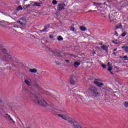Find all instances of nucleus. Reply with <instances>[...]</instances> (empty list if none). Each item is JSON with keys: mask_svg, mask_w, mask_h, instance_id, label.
<instances>
[{"mask_svg": "<svg viewBox=\"0 0 128 128\" xmlns=\"http://www.w3.org/2000/svg\"><path fill=\"white\" fill-rule=\"evenodd\" d=\"M26 92L29 94L30 98H32L35 102H36L38 104H40V106H48V104L40 96L38 95L36 96V94H32V92H30L28 90H26Z\"/></svg>", "mask_w": 128, "mask_h": 128, "instance_id": "nucleus-1", "label": "nucleus"}, {"mask_svg": "<svg viewBox=\"0 0 128 128\" xmlns=\"http://www.w3.org/2000/svg\"><path fill=\"white\" fill-rule=\"evenodd\" d=\"M0 58L3 62H12L13 60L12 56L8 54L6 49L0 47Z\"/></svg>", "mask_w": 128, "mask_h": 128, "instance_id": "nucleus-2", "label": "nucleus"}, {"mask_svg": "<svg viewBox=\"0 0 128 128\" xmlns=\"http://www.w3.org/2000/svg\"><path fill=\"white\" fill-rule=\"evenodd\" d=\"M17 22L20 24L22 26H26V24H28V21H26V18L22 17L17 20Z\"/></svg>", "mask_w": 128, "mask_h": 128, "instance_id": "nucleus-3", "label": "nucleus"}, {"mask_svg": "<svg viewBox=\"0 0 128 128\" xmlns=\"http://www.w3.org/2000/svg\"><path fill=\"white\" fill-rule=\"evenodd\" d=\"M90 90L94 96H98V89L94 86H91L90 88Z\"/></svg>", "mask_w": 128, "mask_h": 128, "instance_id": "nucleus-4", "label": "nucleus"}, {"mask_svg": "<svg viewBox=\"0 0 128 128\" xmlns=\"http://www.w3.org/2000/svg\"><path fill=\"white\" fill-rule=\"evenodd\" d=\"M40 4H42V2H30V4L25 5L26 8H30V6H40Z\"/></svg>", "mask_w": 128, "mask_h": 128, "instance_id": "nucleus-5", "label": "nucleus"}, {"mask_svg": "<svg viewBox=\"0 0 128 128\" xmlns=\"http://www.w3.org/2000/svg\"><path fill=\"white\" fill-rule=\"evenodd\" d=\"M76 78L74 75L72 74L70 76L69 82L70 84H72L73 86L76 84V81H74V78Z\"/></svg>", "mask_w": 128, "mask_h": 128, "instance_id": "nucleus-6", "label": "nucleus"}, {"mask_svg": "<svg viewBox=\"0 0 128 128\" xmlns=\"http://www.w3.org/2000/svg\"><path fill=\"white\" fill-rule=\"evenodd\" d=\"M64 6H66V4H59L57 7V10L60 11L62 10H64Z\"/></svg>", "mask_w": 128, "mask_h": 128, "instance_id": "nucleus-7", "label": "nucleus"}, {"mask_svg": "<svg viewBox=\"0 0 128 128\" xmlns=\"http://www.w3.org/2000/svg\"><path fill=\"white\" fill-rule=\"evenodd\" d=\"M94 84H96L97 86H99L100 88V86H104V83L100 82H98L96 80L94 82Z\"/></svg>", "mask_w": 128, "mask_h": 128, "instance_id": "nucleus-8", "label": "nucleus"}, {"mask_svg": "<svg viewBox=\"0 0 128 128\" xmlns=\"http://www.w3.org/2000/svg\"><path fill=\"white\" fill-rule=\"evenodd\" d=\"M80 65V60H76L75 61L74 63V66L75 68H78V66Z\"/></svg>", "mask_w": 128, "mask_h": 128, "instance_id": "nucleus-9", "label": "nucleus"}, {"mask_svg": "<svg viewBox=\"0 0 128 128\" xmlns=\"http://www.w3.org/2000/svg\"><path fill=\"white\" fill-rule=\"evenodd\" d=\"M114 18V16L112 14L109 15V19L110 22H114V20H116Z\"/></svg>", "mask_w": 128, "mask_h": 128, "instance_id": "nucleus-10", "label": "nucleus"}, {"mask_svg": "<svg viewBox=\"0 0 128 128\" xmlns=\"http://www.w3.org/2000/svg\"><path fill=\"white\" fill-rule=\"evenodd\" d=\"M108 46H110L102 45L101 48H102L104 50H105L106 52H108Z\"/></svg>", "mask_w": 128, "mask_h": 128, "instance_id": "nucleus-11", "label": "nucleus"}, {"mask_svg": "<svg viewBox=\"0 0 128 128\" xmlns=\"http://www.w3.org/2000/svg\"><path fill=\"white\" fill-rule=\"evenodd\" d=\"M57 116H60V118H63V120H66L68 118L67 116H66L65 115H64L62 114H58Z\"/></svg>", "mask_w": 128, "mask_h": 128, "instance_id": "nucleus-12", "label": "nucleus"}, {"mask_svg": "<svg viewBox=\"0 0 128 128\" xmlns=\"http://www.w3.org/2000/svg\"><path fill=\"white\" fill-rule=\"evenodd\" d=\"M6 118H7L8 120H10V122H14V120L12 118V117L10 116V114H6Z\"/></svg>", "mask_w": 128, "mask_h": 128, "instance_id": "nucleus-13", "label": "nucleus"}, {"mask_svg": "<svg viewBox=\"0 0 128 128\" xmlns=\"http://www.w3.org/2000/svg\"><path fill=\"white\" fill-rule=\"evenodd\" d=\"M122 28V24H118L116 26L115 28L116 30H118V28Z\"/></svg>", "mask_w": 128, "mask_h": 128, "instance_id": "nucleus-14", "label": "nucleus"}, {"mask_svg": "<svg viewBox=\"0 0 128 128\" xmlns=\"http://www.w3.org/2000/svg\"><path fill=\"white\" fill-rule=\"evenodd\" d=\"M34 88H38V90H40V86L36 84H33Z\"/></svg>", "mask_w": 128, "mask_h": 128, "instance_id": "nucleus-15", "label": "nucleus"}, {"mask_svg": "<svg viewBox=\"0 0 128 128\" xmlns=\"http://www.w3.org/2000/svg\"><path fill=\"white\" fill-rule=\"evenodd\" d=\"M29 72H34V73H36V72H38V70H36V68H33V69H30Z\"/></svg>", "mask_w": 128, "mask_h": 128, "instance_id": "nucleus-16", "label": "nucleus"}, {"mask_svg": "<svg viewBox=\"0 0 128 128\" xmlns=\"http://www.w3.org/2000/svg\"><path fill=\"white\" fill-rule=\"evenodd\" d=\"M122 48H124L125 52H128V46H123L122 47Z\"/></svg>", "mask_w": 128, "mask_h": 128, "instance_id": "nucleus-17", "label": "nucleus"}, {"mask_svg": "<svg viewBox=\"0 0 128 128\" xmlns=\"http://www.w3.org/2000/svg\"><path fill=\"white\" fill-rule=\"evenodd\" d=\"M80 28L81 30H82L83 32H86V27L84 26H80Z\"/></svg>", "mask_w": 128, "mask_h": 128, "instance_id": "nucleus-18", "label": "nucleus"}, {"mask_svg": "<svg viewBox=\"0 0 128 128\" xmlns=\"http://www.w3.org/2000/svg\"><path fill=\"white\" fill-rule=\"evenodd\" d=\"M16 10H22V6H20L16 8Z\"/></svg>", "mask_w": 128, "mask_h": 128, "instance_id": "nucleus-19", "label": "nucleus"}, {"mask_svg": "<svg viewBox=\"0 0 128 128\" xmlns=\"http://www.w3.org/2000/svg\"><path fill=\"white\" fill-rule=\"evenodd\" d=\"M24 82L27 84V86H30V82L28 80H25Z\"/></svg>", "mask_w": 128, "mask_h": 128, "instance_id": "nucleus-20", "label": "nucleus"}, {"mask_svg": "<svg viewBox=\"0 0 128 128\" xmlns=\"http://www.w3.org/2000/svg\"><path fill=\"white\" fill-rule=\"evenodd\" d=\"M112 42L113 44H118L120 42H118V40H114Z\"/></svg>", "mask_w": 128, "mask_h": 128, "instance_id": "nucleus-21", "label": "nucleus"}, {"mask_svg": "<svg viewBox=\"0 0 128 128\" xmlns=\"http://www.w3.org/2000/svg\"><path fill=\"white\" fill-rule=\"evenodd\" d=\"M50 26V24H48L47 25H46L44 28L46 30H48V28H49Z\"/></svg>", "mask_w": 128, "mask_h": 128, "instance_id": "nucleus-22", "label": "nucleus"}, {"mask_svg": "<svg viewBox=\"0 0 128 128\" xmlns=\"http://www.w3.org/2000/svg\"><path fill=\"white\" fill-rule=\"evenodd\" d=\"M58 40H64V38H62V36H58V37L57 38Z\"/></svg>", "mask_w": 128, "mask_h": 128, "instance_id": "nucleus-23", "label": "nucleus"}, {"mask_svg": "<svg viewBox=\"0 0 128 128\" xmlns=\"http://www.w3.org/2000/svg\"><path fill=\"white\" fill-rule=\"evenodd\" d=\"M101 66L102 68H106V64H101Z\"/></svg>", "mask_w": 128, "mask_h": 128, "instance_id": "nucleus-24", "label": "nucleus"}, {"mask_svg": "<svg viewBox=\"0 0 128 128\" xmlns=\"http://www.w3.org/2000/svg\"><path fill=\"white\" fill-rule=\"evenodd\" d=\"M126 32H124L122 33V36H126Z\"/></svg>", "mask_w": 128, "mask_h": 128, "instance_id": "nucleus-25", "label": "nucleus"}, {"mask_svg": "<svg viewBox=\"0 0 128 128\" xmlns=\"http://www.w3.org/2000/svg\"><path fill=\"white\" fill-rule=\"evenodd\" d=\"M70 30H72V32H74V28L72 26H70Z\"/></svg>", "mask_w": 128, "mask_h": 128, "instance_id": "nucleus-26", "label": "nucleus"}, {"mask_svg": "<svg viewBox=\"0 0 128 128\" xmlns=\"http://www.w3.org/2000/svg\"><path fill=\"white\" fill-rule=\"evenodd\" d=\"M124 106H126V108H128V102H126L124 103Z\"/></svg>", "mask_w": 128, "mask_h": 128, "instance_id": "nucleus-27", "label": "nucleus"}, {"mask_svg": "<svg viewBox=\"0 0 128 128\" xmlns=\"http://www.w3.org/2000/svg\"><path fill=\"white\" fill-rule=\"evenodd\" d=\"M108 70V72H112V66L109 67Z\"/></svg>", "mask_w": 128, "mask_h": 128, "instance_id": "nucleus-28", "label": "nucleus"}, {"mask_svg": "<svg viewBox=\"0 0 128 128\" xmlns=\"http://www.w3.org/2000/svg\"><path fill=\"white\" fill-rule=\"evenodd\" d=\"M53 4H58V2L56 0H54L52 2Z\"/></svg>", "mask_w": 128, "mask_h": 128, "instance_id": "nucleus-29", "label": "nucleus"}, {"mask_svg": "<svg viewBox=\"0 0 128 128\" xmlns=\"http://www.w3.org/2000/svg\"><path fill=\"white\" fill-rule=\"evenodd\" d=\"M123 58H124L125 60H128V57L127 56H123Z\"/></svg>", "mask_w": 128, "mask_h": 128, "instance_id": "nucleus-30", "label": "nucleus"}, {"mask_svg": "<svg viewBox=\"0 0 128 128\" xmlns=\"http://www.w3.org/2000/svg\"><path fill=\"white\" fill-rule=\"evenodd\" d=\"M69 56L70 58H76V56L72 54H69Z\"/></svg>", "mask_w": 128, "mask_h": 128, "instance_id": "nucleus-31", "label": "nucleus"}, {"mask_svg": "<svg viewBox=\"0 0 128 128\" xmlns=\"http://www.w3.org/2000/svg\"><path fill=\"white\" fill-rule=\"evenodd\" d=\"M114 36H118V32L116 31L114 32Z\"/></svg>", "mask_w": 128, "mask_h": 128, "instance_id": "nucleus-32", "label": "nucleus"}, {"mask_svg": "<svg viewBox=\"0 0 128 128\" xmlns=\"http://www.w3.org/2000/svg\"><path fill=\"white\" fill-rule=\"evenodd\" d=\"M40 32H46V28H44L43 30H40Z\"/></svg>", "mask_w": 128, "mask_h": 128, "instance_id": "nucleus-33", "label": "nucleus"}, {"mask_svg": "<svg viewBox=\"0 0 128 128\" xmlns=\"http://www.w3.org/2000/svg\"><path fill=\"white\" fill-rule=\"evenodd\" d=\"M96 48H98V50H102V48H100L98 46H96Z\"/></svg>", "mask_w": 128, "mask_h": 128, "instance_id": "nucleus-34", "label": "nucleus"}, {"mask_svg": "<svg viewBox=\"0 0 128 128\" xmlns=\"http://www.w3.org/2000/svg\"><path fill=\"white\" fill-rule=\"evenodd\" d=\"M108 66V68L112 66V64H110V62H108V64H107Z\"/></svg>", "mask_w": 128, "mask_h": 128, "instance_id": "nucleus-35", "label": "nucleus"}, {"mask_svg": "<svg viewBox=\"0 0 128 128\" xmlns=\"http://www.w3.org/2000/svg\"><path fill=\"white\" fill-rule=\"evenodd\" d=\"M100 16H102L103 18H106V16L104 15V14H102V13H100Z\"/></svg>", "mask_w": 128, "mask_h": 128, "instance_id": "nucleus-36", "label": "nucleus"}, {"mask_svg": "<svg viewBox=\"0 0 128 128\" xmlns=\"http://www.w3.org/2000/svg\"><path fill=\"white\" fill-rule=\"evenodd\" d=\"M49 38H54V35H50Z\"/></svg>", "mask_w": 128, "mask_h": 128, "instance_id": "nucleus-37", "label": "nucleus"}, {"mask_svg": "<svg viewBox=\"0 0 128 128\" xmlns=\"http://www.w3.org/2000/svg\"><path fill=\"white\" fill-rule=\"evenodd\" d=\"M14 28H18V25H14Z\"/></svg>", "mask_w": 128, "mask_h": 128, "instance_id": "nucleus-38", "label": "nucleus"}, {"mask_svg": "<svg viewBox=\"0 0 128 128\" xmlns=\"http://www.w3.org/2000/svg\"><path fill=\"white\" fill-rule=\"evenodd\" d=\"M98 44H100V46H104V44H102V42H99Z\"/></svg>", "mask_w": 128, "mask_h": 128, "instance_id": "nucleus-39", "label": "nucleus"}, {"mask_svg": "<svg viewBox=\"0 0 128 128\" xmlns=\"http://www.w3.org/2000/svg\"><path fill=\"white\" fill-rule=\"evenodd\" d=\"M65 62H70V60H65Z\"/></svg>", "mask_w": 128, "mask_h": 128, "instance_id": "nucleus-40", "label": "nucleus"}, {"mask_svg": "<svg viewBox=\"0 0 128 128\" xmlns=\"http://www.w3.org/2000/svg\"><path fill=\"white\" fill-rule=\"evenodd\" d=\"M113 54H114V56H116V52H114L113 53Z\"/></svg>", "mask_w": 128, "mask_h": 128, "instance_id": "nucleus-41", "label": "nucleus"}, {"mask_svg": "<svg viewBox=\"0 0 128 128\" xmlns=\"http://www.w3.org/2000/svg\"><path fill=\"white\" fill-rule=\"evenodd\" d=\"M116 50H117V48L114 49V50H113V52H116Z\"/></svg>", "mask_w": 128, "mask_h": 128, "instance_id": "nucleus-42", "label": "nucleus"}, {"mask_svg": "<svg viewBox=\"0 0 128 128\" xmlns=\"http://www.w3.org/2000/svg\"><path fill=\"white\" fill-rule=\"evenodd\" d=\"M110 74H114V73H112L111 71L110 72Z\"/></svg>", "mask_w": 128, "mask_h": 128, "instance_id": "nucleus-43", "label": "nucleus"}, {"mask_svg": "<svg viewBox=\"0 0 128 128\" xmlns=\"http://www.w3.org/2000/svg\"><path fill=\"white\" fill-rule=\"evenodd\" d=\"M92 12V10H89L88 11V12Z\"/></svg>", "mask_w": 128, "mask_h": 128, "instance_id": "nucleus-44", "label": "nucleus"}, {"mask_svg": "<svg viewBox=\"0 0 128 128\" xmlns=\"http://www.w3.org/2000/svg\"><path fill=\"white\" fill-rule=\"evenodd\" d=\"M0 102H2V100L0 99Z\"/></svg>", "mask_w": 128, "mask_h": 128, "instance_id": "nucleus-45", "label": "nucleus"}, {"mask_svg": "<svg viewBox=\"0 0 128 128\" xmlns=\"http://www.w3.org/2000/svg\"><path fill=\"white\" fill-rule=\"evenodd\" d=\"M24 0V1H26V0Z\"/></svg>", "mask_w": 128, "mask_h": 128, "instance_id": "nucleus-46", "label": "nucleus"}]
</instances>
